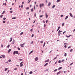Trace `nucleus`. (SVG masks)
Segmentation results:
<instances>
[{
	"label": "nucleus",
	"mask_w": 75,
	"mask_h": 75,
	"mask_svg": "<svg viewBox=\"0 0 75 75\" xmlns=\"http://www.w3.org/2000/svg\"><path fill=\"white\" fill-rule=\"evenodd\" d=\"M23 34V32H21V33L20 34V35H22Z\"/></svg>",
	"instance_id": "nucleus-25"
},
{
	"label": "nucleus",
	"mask_w": 75,
	"mask_h": 75,
	"mask_svg": "<svg viewBox=\"0 0 75 75\" xmlns=\"http://www.w3.org/2000/svg\"><path fill=\"white\" fill-rule=\"evenodd\" d=\"M11 49H10L8 50V53H9L10 52V51H11Z\"/></svg>",
	"instance_id": "nucleus-12"
},
{
	"label": "nucleus",
	"mask_w": 75,
	"mask_h": 75,
	"mask_svg": "<svg viewBox=\"0 0 75 75\" xmlns=\"http://www.w3.org/2000/svg\"><path fill=\"white\" fill-rule=\"evenodd\" d=\"M68 44V43H64V45H67Z\"/></svg>",
	"instance_id": "nucleus-53"
},
{
	"label": "nucleus",
	"mask_w": 75,
	"mask_h": 75,
	"mask_svg": "<svg viewBox=\"0 0 75 75\" xmlns=\"http://www.w3.org/2000/svg\"><path fill=\"white\" fill-rule=\"evenodd\" d=\"M71 46H69L68 47V48L69 49V48H71Z\"/></svg>",
	"instance_id": "nucleus-62"
},
{
	"label": "nucleus",
	"mask_w": 75,
	"mask_h": 75,
	"mask_svg": "<svg viewBox=\"0 0 75 75\" xmlns=\"http://www.w3.org/2000/svg\"><path fill=\"white\" fill-rule=\"evenodd\" d=\"M5 22H6V21H3V23H5Z\"/></svg>",
	"instance_id": "nucleus-37"
},
{
	"label": "nucleus",
	"mask_w": 75,
	"mask_h": 75,
	"mask_svg": "<svg viewBox=\"0 0 75 75\" xmlns=\"http://www.w3.org/2000/svg\"><path fill=\"white\" fill-rule=\"evenodd\" d=\"M17 68H16L14 69V70H17Z\"/></svg>",
	"instance_id": "nucleus-42"
},
{
	"label": "nucleus",
	"mask_w": 75,
	"mask_h": 75,
	"mask_svg": "<svg viewBox=\"0 0 75 75\" xmlns=\"http://www.w3.org/2000/svg\"><path fill=\"white\" fill-rule=\"evenodd\" d=\"M73 64V62L71 63V64H70V65H72Z\"/></svg>",
	"instance_id": "nucleus-46"
},
{
	"label": "nucleus",
	"mask_w": 75,
	"mask_h": 75,
	"mask_svg": "<svg viewBox=\"0 0 75 75\" xmlns=\"http://www.w3.org/2000/svg\"><path fill=\"white\" fill-rule=\"evenodd\" d=\"M48 15H47V13H46V18H47L48 17Z\"/></svg>",
	"instance_id": "nucleus-9"
},
{
	"label": "nucleus",
	"mask_w": 75,
	"mask_h": 75,
	"mask_svg": "<svg viewBox=\"0 0 75 75\" xmlns=\"http://www.w3.org/2000/svg\"><path fill=\"white\" fill-rule=\"evenodd\" d=\"M22 60H23V59H19V60L20 61H22Z\"/></svg>",
	"instance_id": "nucleus-64"
},
{
	"label": "nucleus",
	"mask_w": 75,
	"mask_h": 75,
	"mask_svg": "<svg viewBox=\"0 0 75 75\" xmlns=\"http://www.w3.org/2000/svg\"><path fill=\"white\" fill-rule=\"evenodd\" d=\"M64 60H62V62H64Z\"/></svg>",
	"instance_id": "nucleus-52"
},
{
	"label": "nucleus",
	"mask_w": 75,
	"mask_h": 75,
	"mask_svg": "<svg viewBox=\"0 0 75 75\" xmlns=\"http://www.w3.org/2000/svg\"><path fill=\"white\" fill-rule=\"evenodd\" d=\"M60 1V0H57V3H58V2H59Z\"/></svg>",
	"instance_id": "nucleus-21"
},
{
	"label": "nucleus",
	"mask_w": 75,
	"mask_h": 75,
	"mask_svg": "<svg viewBox=\"0 0 75 75\" xmlns=\"http://www.w3.org/2000/svg\"><path fill=\"white\" fill-rule=\"evenodd\" d=\"M1 48H3V45L2 44L1 45Z\"/></svg>",
	"instance_id": "nucleus-30"
},
{
	"label": "nucleus",
	"mask_w": 75,
	"mask_h": 75,
	"mask_svg": "<svg viewBox=\"0 0 75 75\" xmlns=\"http://www.w3.org/2000/svg\"><path fill=\"white\" fill-rule=\"evenodd\" d=\"M48 63H46L45 65H44V66L45 67V66H47V65H48Z\"/></svg>",
	"instance_id": "nucleus-5"
},
{
	"label": "nucleus",
	"mask_w": 75,
	"mask_h": 75,
	"mask_svg": "<svg viewBox=\"0 0 75 75\" xmlns=\"http://www.w3.org/2000/svg\"><path fill=\"white\" fill-rule=\"evenodd\" d=\"M66 33V31H64L63 33V34H64V33Z\"/></svg>",
	"instance_id": "nucleus-63"
},
{
	"label": "nucleus",
	"mask_w": 75,
	"mask_h": 75,
	"mask_svg": "<svg viewBox=\"0 0 75 75\" xmlns=\"http://www.w3.org/2000/svg\"><path fill=\"white\" fill-rule=\"evenodd\" d=\"M33 42H34L33 41H32L30 43V44H33Z\"/></svg>",
	"instance_id": "nucleus-34"
},
{
	"label": "nucleus",
	"mask_w": 75,
	"mask_h": 75,
	"mask_svg": "<svg viewBox=\"0 0 75 75\" xmlns=\"http://www.w3.org/2000/svg\"><path fill=\"white\" fill-rule=\"evenodd\" d=\"M46 22L47 24V23H48V20L46 21Z\"/></svg>",
	"instance_id": "nucleus-55"
},
{
	"label": "nucleus",
	"mask_w": 75,
	"mask_h": 75,
	"mask_svg": "<svg viewBox=\"0 0 75 75\" xmlns=\"http://www.w3.org/2000/svg\"><path fill=\"white\" fill-rule=\"evenodd\" d=\"M32 52H33V51L32 50V51H31L29 53V55H30V54H31V53H32Z\"/></svg>",
	"instance_id": "nucleus-10"
},
{
	"label": "nucleus",
	"mask_w": 75,
	"mask_h": 75,
	"mask_svg": "<svg viewBox=\"0 0 75 75\" xmlns=\"http://www.w3.org/2000/svg\"><path fill=\"white\" fill-rule=\"evenodd\" d=\"M44 4H40V8H41L42 7H42H44Z\"/></svg>",
	"instance_id": "nucleus-1"
},
{
	"label": "nucleus",
	"mask_w": 75,
	"mask_h": 75,
	"mask_svg": "<svg viewBox=\"0 0 75 75\" xmlns=\"http://www.w3.org/2000/svg\"><path fill=\"white\" fill-rule=\"evenodd\" d=\"M29 9V7H27L26 8V10H28Z\"/></svg>",
	"instance_id": "nucleus-29"
},
{
	"label": "nucleus",
	"mask_w": 75,
	"mask_h": 75,
	"mask_svg": "<svg viewBox=\"0 0 75 75\" xmlns=\"http://www.w3.org/2000/svg\"><path fill=\"white\" fill-rule=\"evenodd\" d=\"M67 37V38H69V37H70V35H69V36H68L67 35L66 36Z\"/></svg>",
	"instance_id": "nucleus-41"
},
{
	"label": "nucleus",
	"mask_w": 75,
	"mask_h": 75,
	"mask_svg": "<svg viewBox=\"0 0 75 75\" xmlns=\"http://www.w3.org/2000/svg\"><path fill=\"white\" fill-rule=\"evenodd\" d=\"M7 47H8V48H9V47H10V45H8L7 46Z\"/></svg>",
	"instance_id": "nucleus-40"
},
{
	"label": "nucleus",
	"mask_w": 75,
	"mask_h": 75,
	"mask_svg": "<svg viewBox=\"0 0 75 75\" xmlns=\"http://www.w3.org/2000/svg\"><path fill=\"white\" fill-rule=\"evenodd\" d=\"M58 69H55L54 71V72H56V71H57Z\"/></svg>",
	"instance_id": "nucleus-35"
},
{
	"label": "nucleus",
	"mask_w": 75,
	"mask_h": 75,
	"mask_svg": "<svg viewBox=\"0 0 75 75\" xmlns=\"http://www.w3.org/2000/svg\"><path fill=\"white\" fill-rule=\"evenodd\" d=\"M68 18V16H67L65 18V20H67Z\"/></svg>",
	"instance_id": "nucleus-16"
},
{
	"label": "nucleus",
	"mask_w": 75,
	"mask_h": 75,
	"mask_svg": "<svg viewBox=\"0 0 75 75\" xmlns=\"http://www.w3.org/2000/svg\"><path fill=\"white\" fill-rule=\"evenodd\" d=\"M43 22L44 23H45V21H43Z\"/></svg>",
	"instance_id": "nucleus-61"
},
{
	"label": "nucleus",
	"mask_w": 75,
	"mask_h": 75,
	"mask_svg": "<svg viewBox=\"0 0 75 75\" xmlns=\"http://www.w3.org/2000/svg\"><path fill=\"white\" fill-rule=\"evenodd\" d=\"M6 18H3V20H6Z\"/></svg>",
	"instance_id": "nucleus-51"
},
{
	"label": "nucleus",
	"mask_w": 75,
	"mask_h": 75,
	"mask_svg": "<svg viewBox=\"0 0 75 75\" xmlns=\"http://www.w3.org/2000/svg\"><path fill=\"white\" fill-rule=\"evenodd\" d=\"M62 68V67H59V68L58 69V70H59L60 69H61Z\"/></svg>",
	"instance_id": "nucleus-17"
},
{
	"label": "nucleus",
	"mask_w": 75,
	"mask_h": 75,
	"mask_svg": "<svg viewBox=\"0 0 75 75\" xmlns=\"http://www.w3.org/2000/svg\"><path fill=\"white\" fill-rule=\"evenodd\" d=\"M62 31L59 30V31L58 33H62Z\"/></svg>",
	"instance_id": "nucleus-18"
},
{
	"label": "nucleus",
	"mask_w": 75,
	"mask_h": 75,
	"mask_svg": "<svg viewBox=\"0 0 75 75\" xmlns=\"http://www.w3.org/2000/svg\"><path fill=\"white\" fill-rule=\"evenodd\" d=\"M45 42L44 43V44L43 46V47H44L45 46Z\"/></svg>",
	"instance_id": "nucleus-14"
},
{
	"label": "nucleus",
	"mask_w": 75,
	"mask_h": 75,
	"mask_svg": "<svg viewBox=\"0 0 75 75\" xmlns=\"http://www.w3.org/2000/svg\"><path fill=\"white\" fill-rule=\"evenodd\" d=\"M58 36H60V33H58Z\"/></svg>",
	"instance_id": "nucleus-57"
},
{
	"label": "nucleus",
	"mask_w": 75,
	"mask_h": 75,
	"mask_svg": "<svg viewBox=\"0 0 75 75\" xmlns=\"http://www.w3.org/2000/svg\"><path fill=\"white\" fill-rule=\"evenodd\" d=\"M55 7V6L54 5L52 7L53 8H54V7Z\"/></svg>",
	"instance_id": "nucleus-33"
},
{
	"label": "nucleus",
	"mask_w": 75,
	"mask_h": 75,
	"mask_svg": "<svg viewBox=\"0 0 75 75\" xmlns=\"http://www.w3.org/2000/svg\"><path fill=\"white\" fill-rule=\"evenodd\" d=\"M61 73V71H59L57 73V75H59Z\"/></svg>",
	"instance_id": "nucleus-19"
},
{
	"label": "nucleus",
	"mask_w": 75,
	"mask_h": 75,
	"mask_svg": "<svg viewBox=\"0 0 75 75\" xmlns=\"http://www.w3.org/2000/svg\"><path fill=\"white\" fill-rule=\"evenodd\" d=\"M64 23H63L62 24V26H64Z\"/></svg>",
	"instance_id": "nucleus-49"
},
{
	"label": "nucleus",
	"mask_w": 75,
	"mask_h": 75,
	"mask_svg": "<svg viewBox=\"0 0 75 75\" xmlns=\"http://www.w3.org/2000/svg\"><path fill=\"white\" fill-rule=\"evenodd\" d=\"M11 40H10L9 42H11V41H12V38L11 37Z\"/></svg>",
	"instance_id": "nucleus-13"
},
{
	"label": "nucleus",
	"mask_w": 75,
	"mask_h": 75,
	"mask_svg": "<svg viewBox=\"0 0 75 75\" xmlns=\"http://www.w3.org/2000/svg\"><path fill=\"white\" fill-rule=\"evenodd\" d=\"M64 57H66V56H67V53H65L64 54Z\"/></svg>",
	"instance_id": "nucleus-24"
},
{
	"label": "nucleus",
	"mask_w": 75,
	"mask_h": 75,
	"mask_svg": "<svg viewBox=\"0 0 75 75\" xmlns=\"http://www.w3.org/2000/svg\"><path fill=\"white\" fill-rule=\"evenodd\" d=\"M16 54H18V51H16Z\"/></svg>",
	"instance_id": "nucleus-28"
},
{
	"label": "nucleus",
	"mask_w": 75,
	"mask_h": 75,
	"mask_svg": "<svg viewBox=\"0 0 75 75\" xmlns=\"http://www.w3.org/2000/svg\"><path fill=\"white\" fill-rule=\"evenodd\" d=\"M12 44H14V41H13V42L12 43Z\"/></svg>",
	"instance_id": "nucleus-48"
},
{
	"label": "nucleus",
	"mask_w": 75,
	"mask_h": 75,
	"mask_svg": "<svg viewBox=\"0 0 75 75\" xmlns=\"http://www.w3.org/2000/svg\"><path fill=\"white\" fill-rule=\"evenodd\" d=\"M11 59H9L8 60V62H11Z\"/></svg>",
	"instance_id": "nucleus-27"
},
{
	"label": "nucleus",
	"mask_w": 75,
	"mask_h": 75,
	"mask_svg": "<svg viewBox=\"0 0 75 75\" xmlns=\"http://www.w3.org/2000/svg\"><path fill=\"white\" fill-rule=\"evenodd\" d=\"M73 51V49H71L70 50V52H71V51Z\"/></svg>",
	"instance_id": "nucleus-36"
},
{
	"label": "nucleus",
	"mask_w": 75,
	"mask_h": 75,
	"mask_svg": "<svg viewBox=\"0 0 75 75\" xmlns=\"http://www.w3.org/2000/svg\"><path fill=\"white\" fill-rule=\"evenodd\" d=\"M1 56L2 57H3V58H5L6 57V56L4 55H1Z\"/></svg>",
	"instance_id": "nucleus-3"
},
{
	"label": "nucleus",
	"mask_w": 75,
	"mask_h": 75,
	"mask_svg": "<svg viewBox=\"0 0 75 75\" xmlns=\"http://www.w3.org/2000/svg\"><path fill=\"white\" fill-rule=\"evenodd\" d=\"M10 13H13V11H10Z\"/></svg>",
	"instance_id": "nucleus-45"
},
{
	"label": "nucleus",
	"mask_w": 75,
	"mask_h": 75,
	"mask_svg": "<svg viewBox=\"0 0 75 75\" xmlns=\"http://www.w3.org/2000/svg\"><path fill=\"white\" fill-rule=\"evenodd\" d=\"M2 17H3V15H1L0 16V17H1V18H2Z\"/></svg>",
	"instance_id": "nucleus-39"
},
{
	"label": "nucleus",
	"mask_w": 75,
	"mask_h": 75,
	"mask_svg": "<svg viewBox=\"0 0 75 75\" xmlns=\"http://www.w3.org/2000/svg\"><path fill=\"white\" fill-rule=\"evenodd\" d=\"M46 26V25H45V24H44V27H45V28Z\"/></svg>",
	"instance_id": "nucleus-38"
},
{
	"label": "nucleus",
	"mask_w": 75,
	"mask_h": 75,
	"mask_svg": "<svg viewBox=\"0 0 75 75\" xmlns=\"http://www.w3.org/2000/svg\"><path fill=\"white\" fill-rule=\"evenodd\" d=\"M69 14L71 17H73V16L72 15V13H70Z\"/></svg>",
	"instance_id": "nucleus-6"
},
{
	"label": "nucleus",
	"mask_w": 75,
	"mask_h": 75,
	"mask_svg": "<svg viewBox=\"0 0 75 75\" xmlns=\"http://www.w3.org/2000/svg\"><path fill=\"white\" fill-rule=\"evenodd\" d=\"M41 44H42L43 43V41H42L41 42Z\"/></svg>",
	"instance_id": "nucleus-59"
},
{
	"label": "nucleus",
	"mask_w": 75,
	"mask_h": 75,
	"mask_svg": "<svg viewBox=\"0 0 75 75\" xmlns=\"http://www.w3.org/2000/svg\"><path fill=\"white\" fill-rule=\"evenodd\" d=\"M5 11H3V12L2 13V14H4V13H5Z\"/></svg>",
	"instance_id": "nucleus-31"
},
{
	"label": "nucleus",
	"mask_w": 75,
	"mask_h": 75,
	"mask_svg": "<svg viewBox=\"0 0 75 75\" xmlns=\"http://www.w3.org/2000/svg\"><path fill=\"white\" fill-rule=\"evenodd\" d=\"M51 2H49L48 4V6H50V5H51Z\"/></svg>",
	"instance_id": "nucleus-11"
},
{
	"label": "nucleus",
	"mask_w": 75,
	"mask_h": 75,
	"mask_svg": "<svg viewBox=\"0 0 75 75\" xmlns=\"http://www.w3.org/2000/svg\"><path fill=\"white\" fill-rule=\"evenodd\" d=\"M30 74H33V71H30L29 73Z\"/></svg>",
	"instance_id": "nucleus-20"
},
{
	"label": "nucleus",
	"mask_w": 75,
	"mask_h": 75,
	"mask_svg": "<svg viewBox=\"0 0 75 75\" xmlns=\"http://www.w3.org/2000/svg\"><path fill=\"white\" fill-rule=\"evenodd\" d=\"M8 69V68L5 69V71H7V70Z\"/></svg>",
	"instance_id": "nucleus-26"
},
{
	"label": "nucleus",
	"mask_w": 75,
	"mask_h": 75,
	"mask_svg": "<svg viewBox=\"0 0 75 75\" xmlns=\"http://www.w3.org/2000/svg\"><path fill=\"white\" fill-rule=\"evenodd\" d=\"M59 28H60V27L59 26L57 31H58L59 30Z\"/></svg>",
	"instance_id": "nucleus-15"
},
{
	"label": "nucleus",
	"mask_w": 75,
	"mask_h": 75,
	"mask_svg": "<svg viewBox=\"0 0 75 75\" xmlns=\"http://www.w3.org/2000/svg\"><path fill=\"white\" fill-rule=\"evenodd\" d=\"M56 58H57V57L54 58V59H53V60H54V59H56Z\"/></svg>",
	"instance_id": "nucleus-56"
},
{
	"label": "nucleus",
	"mask_w": 75,
	"mask_h": 75,
	"mask_svg": "<svg viewBox=\"0 0 75 75\" xmlns=\"http://www.w3.org/2000/svg\"><path fill=\"white\" fill-rule=\"evenodd\" d=\"M20 67H22V66L23 65V64H20Z\"/></svg>",
	"instance_id": "nucleus-23"
},
{
	"label": "nucleus",
	"mask_w": 75,
	"mask_h": 75,
	"mask_svg": "<svg viewBox=\"0 0 75 75\" xmlns=\"http://www.w3.org/2000/svg\"><path fill=\"white\" fill-rule=\"evenodd\" d=\"M38 61V57H36L35 59V61Z\"/></svg>",
	"instance_id": "nucleus-4"
},
{
	"label": "nucleus",
	"mask_w": 75,
	"mask_h": 75,
	"mask_svg": "<svg viewBox=\"0 0 75 75\" xmlns=\"http://www.w3.org/2000/svg\"><path fill=\"white\" fill-rule=\"evenodd\" d=\"M64 47H65V48H67V45H65L64 46Z\"/></svg>",
	"instance_id": "nucleus-60"
},
{
	"label": "nucleus",
	"mask_w": 75,
	"mask_h": 75,
	"mask_svg": "<svg viewBox=\"0 0 75 75\" xmlns=\"http://www.w3.org/2000/svg\"><path fill=\"white\" fill-rule=\"evenodd\" d=\"M24 44H25V43H24L23 44H21L20 45L21 47H24Z\"/></svg>",
	"instance_id": "nucleus-2"
},
{
	"label": "nucleus",
	"mask_w": 75,
	"mask_h": 75,
	"mask_svg": "<svg viewBox=\"0 0 75 75\" xmlns=\"http://www.w3.org/2000/svg\"><path fill=\"white\" fill-rule=\"evenodd\" d=\"M49 59H47L45 61V62H49Z\"/></svg>",
	"instance_id": "nucleus-7"
},
{
	"label": "nucleus",
	"mask_w": 75,
	"mask_h": 75,
	"mask_svg": "<svg viewBox=\"0 0 75 75\" xmlns=\"http://www.w3.org/2000/svg\"><path fill=\"white\" fill-rule=\"evenodd\" d=\"M16 17H14V18H12V19H16Z\"/></svg>",
	"instance_id": "nucleus-22"
},
{
	"label": "nucleus",
	"mask_w": 75,
	"mask_h": 75,
	"mask_svg": "<svg viewBox=\"0 0 75 75\" xmlns=\"http://www.w3.org/2000/svg\"><path fill=\"white\" fill-rule=\"evenodd\" d=\"M21 8H23V5H21Z\"/></svg>",
	"instance_id": "nucleus-58"
},
{
	"label": "nucleus",
	"mask_w": 75,
	"mask_h": 75,
	"mask_svg": "<svg viewBox=\"0 0 75 75\" xmlns=\"http://www.w3.org/2000/svg\"><path fill=\"white\" fill-rule=\"evenodd\" d=\"M32 37H34V34H32L31 36Z\"/></svg>",
	"instance_id": "nucleus-47"
},
{
	"label": "nucleus",
	"mask_w": 75,
	"mask_h": 75,
	"mask_svg": "<svg viewBox=\"0 0 75 75\" xmlns=\"http://www.w3.org/2000/svg\"><path fill=\"white\" fill-rule=\"evenodd\" d=\"M18 50H20V49L19 47H18Z\"/></svg>",
	"instance_id": "nucleus-54"
},
{
	"label": "nucleus",
	"mask_w": 75,
	"mask_h": 75,
	"mask_svg": "<svg viewBox=\"0 0 75 75\" xmlns=\"http://www.w3.org/2000/svg\"><path fill=\"white\" fill-rule=\"evenodd\" d=\"M16 51H14V52H13V55H16Z\"/></svg>",
	"instance_id": "nucleus-8"
},
{
	"label": "nucleus",
	"mask_w": 75,
	"mask_h": 75,
	"mask_svg": "<svg viewBox=\"0 0 75 75\" xmlns=\"http://www.w3.org/2000/svg\"><path fill=\"white\" fill-rule=\"evenodd\" d=\"M31 12H33V8H32L31 9Z\"/></svg>",
	"instance_id": "nucleus-32"
},
{
	"label": "nucleus",
	"mask_w": 75,
	"mask_h": 75,
	"mask_svg": "<svg viewBox=\"0 0 75 75\" xmlns=\"http://www.w3.org/2000/svg\"><path fill=\"white\" fill-rule=\"evenodd\" d=\"M23 62H21L20 63V64H23Z\"/></svg>",
	"instance_id": "nucleus-50"
},
{
	"label": "nucleus",
	"mask_w": 75,
	"mask_h": 75,
	"mask_svg": "<svg viewBox=\"0 0 75 75\" xmlns=\"http://www.w3.org/2000/svg\"><path fill=\"white\" fill-rule=\"evenodd\" d=\"M43 15H41V16H40V18H41V17H43Z\"/></svg>",
	"instance_id": "nucleus-44"
},
{
	"label": "nucleus",
	"mask_w": 75,
	"mask_h": 75,
	"mask_svg": "<svg viewBox=\"0 0 75 75\" xmlns=\"http://www.w3.org/2000/svg\"><path fill=\"white\" fill-rule=\"evenodd\" d=\"M58 63H59V64L60 63H61V60H59V61H58Z\"/></svg>",
	"instance_id": "nucleus-43"
}]
</instances>
